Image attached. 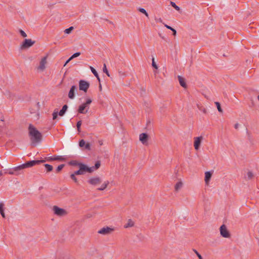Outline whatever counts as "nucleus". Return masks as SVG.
Here are the masks:
<instances>
[{
    "mask_svg": "<svg viewBox=\"0 0 259 259\" xmlns=\"http://www.w3.org/2000/svg\"><path fill=\"white\" fill-rule=\"evenodd\" d=\"M90 169L89 168V167L84 164H80L79 167V169L74 171V174L75 175H81L85 174V172H88Z\"/></svg>",
    "mask_w": 259,
    "mask_h": 259,
    "instance_id": "7ed1b4c3",
    "label": "nucleus"
},
{
    "mask_svg": "<svg viewBox=\"0 0 259 259\" xmlns=\"http://www.w3.org/2000/svg\"><path fill=\"white\" fill-rule=\"evenodd\" d=\"M45 162H46L45 160H31L22 164V166L24 168L31 167L35 165L39 164Z\"/></svg>",
    "mask_w": 259,
    "mask_h": 259,
    "instance_id": "f03ea898",
    "label": "nucleus"
},
{
    "mask_svg": "<svg viewBox=\"0 0 259 259\" xmlns=\"http://www.w3.org/2000/svg\"><path fill=\"white\" fill-rule=\"evenodd\" d=\"M113 231V229L106 227L101 229L98 233L102 235H108L110 234Z\"/></svg>",
    "mask_w": 259,
    "mask_h": 259,
    "instance_id": "9d476101",
    "label": "nucleus"
},
{
    "mask_svg": "<svg viewBox=\"0 0 259 259\" xmlns=\"http://www.w3.org/2000/svg\"><path fill=\"white\" fill-rule=\"evenodd\" d=\"M195 252H196L197 256L198 257L199 259H202V256L196 251L195 250Z\"/></svg>",
    "mask_w": 259,
    "mask_h": 259,
    "instance_id": "de8ad7c7",
    "label": "nucleus"
},
{
    "mask_svg": "<svg viewBox=\"0 0 259 259\" xmlns=\"http://www.w3.org/2000/svg\"><path fill=\"white\" fill-rule=\"evenodd\" d=\"M103 71L104 73H105L108 76H109L110 75H109V72L107 69V67H106V65L105 64H104V65H103Z\"/></svg>",
    "mask_w": 259,
    "mask_h": 259,
    "instance_id": "c9c22d12",
    "label": "nucleus"
},
{
    "mask_svg": "<svg viewBox=\"0 0 259 259\" xmlns=\"http://www.w3.org/2000/svg\"><path fill=\"white\" fill-rule=\"evenodd\" d=\"M197 106L199 110L202 111L205 114L207 113L206 109L203 106L199 105V104H197Z\"/></svg>",
    "mask_w": 259,
    "mask_h": 259,
    "instance_id": "7c9ffc66",
    "label": "nucleus"
},
{
    "mask_svg": "<svg viewBox=\"0 0 259 259\" xmlns=\"http://www.w3.org/2000/svg\"><path fill=\"white\" fill-rule=\"evenodd\" d=\"M58 114L59 113L58 112L57 109H55L53 113V119H56L57 118Z\"/></svg>",
    "mask_w": 259,
    "mask_h": 259,
    "instance_id": "2f4dec72",
    "label": "nucleus"
},
{
    "mask_svg": "<svg viewBox=\"0 0 259 259\" xmlns=\"http://www.w3.org/2000/svg\"><path fill=\"white\" fill-rule=\"evenodd\" d=\"M138 11L139 12H140L141 13L144 14L145 15V16L148 18L149 17V15L148 14V13L146 12V11L144 9V8H139L138 9Z\"/></svg>",
    "mask_w": 259,
    "mask_h": 259,
    "instance_id": "c85d7f7f",
    "label": "nucleus"
},
{
    "mask_svg": "<svg viewBox=\"0 0 259 259\" xmlns=\"http://www.w3.org/2000/svg\"><path fill=\"white\" fill-rule=\"evenodd\" d=\"M69 164L70 165L78 166V167H79L80 164H84L82 163L79 162L76 160H72L69 162Z\"/></svg>",
    "mask_w": 259,
    "mask_h": 259,
    "instance_id": "4be33fe9",
    "label": "nucleus"
},
{
    "mask_svg": "<svg viewBox=\"0 0 259 259\" xmlns=\"http://www.w3.org/2000/svg\"><path fill=\"white\" fill-rule=\"evenodd\" d=\"M159 21L161 22H162L161 19H160V18L159 19Z\"/></svg>",
    "mask_w": 259,
    "mask_h": 259,
    "instance_id": "5fc2aeb1",
    "label": "nucleus"
},
{
    "mask_svg": "<svg viewBox=\"0 0 259 259\" xmlns=\"http://www.w3.org/2000/svg\"><path fill=\"white\" fill-rule=\"evenodd\" d=\"M65 165L64 164H61V165H59L56 168V172H60L62 169L64 167Z\"/></svg>",
    "mask_w": 259,
    "mask_h": 259,
    "instance_id": "e433bc0d",
    "label": "nucleus"
},
{
    "mask_svg": "<svg viewBox=\"0 0 259 259\" xmlns=\"http://www.w3.org/2000/svg\"><path fill=\"white\" fill-rule=\"evenodd\" d=\"M194 146L195 149L197 150L199 149L200 146L201 145V141L203 139V137L202 136L196 137L194 138Z\"/></svg>",
    "mask_w": 259,
    "mask_h": 259,
    "instance_id": "f8f14e48",
    "label": "nucleus"
},
{
    "mask_svg": "<svg viewBox=\"0 0 259 259\" xmlns=\"http://www.w3.org/2000/svg\"><path fill=\"white\" fill-rule=\"evenodd\" d=\"M80 52H76V53H74V54H73L70 57V59H73L74 58L78 57L79 56H80Z\"/></svg>",
    "mask_w": 259,
    "mask_h": 259,
    "instance_id": "79ce46f5",
    "label": "nucleus"
},
{
    "mask_svg": "<svg viewBox=\"0 0 259 259\" xmlns=\"http://www.w3.org/2000/svg\"><path fill=\"white\" fill-rule=\"evenodd\" d=\"M257 99L259 100V95L257 96Z\"/></svg>",
    "mask_w": 259,
    "mask_h": 259,
    "instance_id": "4d7b16f0",
    "label": "nucleus"
},
{
    "mask_svg": "<svg viewBox=\"0 0 259 259\" xmlns=\"http://www.w3.org/2000/svg\"><path fill=\"white\" fill-rule=\"evenodd\" d=\"M74 29L73 27L72 26H71L69 28H67L65 30H64V32L66 34H69L71 31L72 30Z\"/></svg>",
    "mask_w": 259,
    "mask_h": 259,
    "instance_id": "58836bf2",
    "label": "nucleus"
},
{
    "mask_svg": "<svg viewBox=\"0 0 259 259\" xmlns=\"http://www.w3.org/2000/svg\"><path fill=\"white\" fill-rule=\"evenodd\" d=\"M164 26L166 28H167V29H169V30H171L172 31V32H173V35H174L175 36L176 35L177 31H176V30L174 28H172L170 26L167 25V24H164Z\"/></svg>",
    "mask_w": 259,
    "mask_h": 259,
    "instance_id": "cd10ccee",
    "label": "nucleus"
},
{
    "mask_svg": "<svg viewBox=\"0 0 259 259\" xmlns=\"http://www.w3.org/2000/svg\"><path fill=\"white\" fill-rule=\"evenodd\" d=\"M19 33H20L21 36H23V37H27L26 33L23 30H22V29H20L19 30Z\"/></svg>",
    "mask_w": 259,
    "mask_h": 259,
    "instance_id": "a18cd8bd",
    "label": "nucleus"
},
{
    "mask_svg": "<svg viewBox=\"0 0 259 259\" xmlns=\"http://www.w3.org/2000/svg\"><path fill=\"white\" fill-rule=\"evenodd\" d=\"M96 77L97 78L98 80L99 81H100V77H99V75H98V77Z\"/></svg>",
    "mask_w": 259,
    "mask_h": 259,
    "instance_id": "3c124183",
    "label": "nucleus"
},
{
    "mask_svg": "<svg viewBox=\"0 0 259 259\" xmlns=\"http://www.w3.org/2000/svg\"><path fill=\"white\" fill-rule=\"evenodd\" d=\"M140 141L144 145H148V135L146 133H142L139 136Z\"/></svg>",
    "mask_w": 259,
    "mask_h": 259,
    "instance_id": "9b49d317",
    "label": "nucleus"
},
{
    "mask_svg": "<svg viewBox=\"0 0 259 259\" xmlns=\"http://www.w3.org/2000/svg\"><path fill=\"white\" fill-rule=\"evenodd\" d=\"M221 235L224 238H229L230 237V234L226 226L225 225H222L220 229Z\"/></svg>",
    "mask_w": 259,
    "mask_h": 259,
    "instance_id": "0eeeda50",
    "label": "nucleus"
},
{
    "mask_svg": "<svg viewBox=\"0 0 259 259\" xmlns=\"http://www.w3.org/2000/svg\"><path fill=\"white\" fill-rule=\"evenodd\" d=\"M4 171H5V172H4L5 174H9L10 175H15V170H14V168L12 169H5Z\"/></svg>",
    "mask_w": 259,
    "mask_h": 259,
    "instance_id": "a878e982",
    "label": "nucleus"
},
{
    "mask_svg": "<svg viewBox=\"0 0 259 259\" xmlns=\"http://www.w3.org/2000/svg\"><path fill=\"white\" fill-rule=\"evenodd\" d=\"M215 104L217 105V109H218V111L222 113L223 112V110H222V108L221 107V105H220V103L218 102H215Z\"/></svg>",
    "mask_w": 259,
    "mask_h": 259,
    "instance_id": "f704fd0d",
    "label": "nucleus"
},
{
    "mask_svg": "<svg viewBox=\"0 0 259 259\" xmlns=\"http://www.w3.org/2000/svg\"><path fill=\"white\" fill-rule=\"evenodd\" d=\"M154 74L156 75V73H157V72L156 71H154Z\"/></svg>",
    "mask_w": 259,
    "mask_h": 259,
    "instance_id": "6e6d98bb",
    "label": "nucleus"
},
{
    "mask_svg": "<svg viewBox=\"0 0 259 259\" xmlns=\"http://www.w3.org/2000/svg\"><path fill=\"white\" fill-rule=\"evenodd\" d=\"M72 59H70V57L66 61L64 65V66H65L67 64H68Z\"/></svg>",
    "mask_w": 259,
    "mask_h": 259,
    "instance_id": "09e8293b",
    "label": "nucleus"
},
{
    "mask_svg": "<svg viewBox=\"0 0 259 259\" xmlns=\"http://www.w3.org/2000/svg\"><path fill=\"white\" fill-rule=\"evenodd\" d=\"M77 90V87L76 85H72L71 88H70V90L68 93V97L71 99H73L75 97V91Z\"/></svg>",
    "mask_w": 259,
    "mask_h": 259,
    "instance_id": "ddd939ff",
    "label": "nucleus"
},
{
    "mask_svg": "<svg viewBox=\"0 0 259 259\" xmlns=\"http://www.w3.org/2000/svg\"><path fill=\"white\" fill-rule=\"evenodd\" d=\"M90 83L84 80H80L79 81V89L86 93L90 87Z\"/></svg>",
    "mask_w": 259,
    "mask_h": 259,
    "instance_id": "39448f33",
    "label": "nucleus"
},
{
    "mask_svg": "<svg viewBox=\"0 0 259 259\" xmlns=\"http://www.w3.org/2000/svg\"><path fill=\"white\" fill-rule=\"evenodd\" d=\"M152 66L153 67H154L156 69H158V66L156 65V63L155 62V60H154V58H153V57L152 58Z\"/></svg>",
    "mask_w": 259,
    "mask_h": 259,
    "instance_id": "37998d69",
    "label": "nucleus"
},
{
    "mask_svg": "<svg viewBox=\"0 0 259 259\" xmlns=\"http://www.w3.org/2000/svg\"><path fill=\"white\" fill-rule=\"evenodd\" d=\"M211 176H212V173L211 172H210V171L205 172V182L207 184L209 183V182L211 179Z\"/></svg>",
    "mask_w": 259,
    "mask_h": 259,
    "instance_id": "6ab92c4d",
    "label": "nucleus"
},
{
    "mask_svg": "<svg viewBox=\"0 0 259 259\" xmlns=\"http://www.w3.org/2000/svg\"><path fill=\"white\" fill-rule=\"evenodd\" d=\"M102 180L99 177H93L88 180V183L92 185L96 186L101 183Z\"/></svg>",
    "mask_w": 259,
    "mask_h": 259,
    "instance_id": "6e6552de",
    "label": "nucleus"
},
{
    "mask_svg": "<svg viewBox=\"0 0 259 259\" xmlns=\"http://www.w3.org/2000/svg\"><path fill=\"white\" fill-rule=\"evenodd\" d=\"M47 56L43 57L39 63V65L37 67V70L44 71L46 68V64H47Z\"/></svg>",
    "mask_w": 259,
    "mask_h": 259,
    "instance_id": "1a4fd4ad",
    "label": "nucleus"
},
{
    "mask_svg": "<svg viewBox=\"0 0 259 259\" xmlns=\"http://www.w3.org/2000/svg\"><path fill=\"white\" fill-rule=\"evenodd\" d=\"M81 124H82L81 120H79L77 122L76 126H77V131H78V132H80V126L81 125Z\"/></svg>",
    "mask_w": 259,
    "mask_h": 259,
    "instance_id": "4c0bfd02",
    "label": "nucleus"
},
{
    "mask_svg": "<svg viewBox=\"0 0 259 259\" xmlns=\"http://www.w3.org/2000/svg\"><path fill=\"white\" fill-rule=\"evenodd\" d=\"M90 68L91 70L92 71V73L94 74V75L96 77H98V74L97 72L96 71V70L92 66H90Z\"/></svg>",
    "mask_w": 259,
    "mask_h": 259,
    "instance_id": "ea45409f",
    "label": "nucleus"
},
{
    "mask_svg": "<svg viewBox=\"0 0 259 259\" xmlns=\"http://www.w3.org/2000/svg\"><path fill=\"white\" fill-rule=\"evenodd\" d=\"M44 166L46 167L47 171L48 172H50L53 170V166L51 165H50L49 164H45Z\"/></svg>",
    "mask_w": 259,
    "mask_h": 259,
    "instance_id": "bb28decb",
    "label": "nucleus"
},
{
    "mask_svg": "<svg viewBox=\"0 0 259 259\" xmlns=\"http://www.w3.org/2000/svg\"><path fill=\"white\" fill-rule=\"evenodd\" d=\"M92 100L91 99H88L84 104L88 107V109L89 108V105L92 103Z\"/></svg>",
    "mask_w": 259,
    "mask_h": 259,
    "instance_id": "a19ab883",
    "label": "nucleus"
},
{
    "mask_svg": "<svg viewBox=\"0 0 259 259\" xmlns=\"http://www.w3.org/2000/svg\"><path fill=\"white\" fill-rule=\"evenodd\" d=\"M88 111V107L84 103L79 106L78 109V112L79 113L84 114L87 113Z\"/></svg>",
    "mask_w": 259,
    "mask_h": 259,
    "instance_id": "4468645a",
    "label": "nucleus"
},
{
    "mask_svg": "<svg viewBox=\"0 0 259 259\" xmlns=\"http://www.w3.org/2000/svg\"><path fill=\"white\" fill-rule=\"evenodd\" d=\"M170 5L171 6L174 8L176 10L179 11L180 10V8L179 6H178L174 2H170Z\"/></svg>",
    "mask_w": 259,
    "mask_h": 259,
    "instance_id": "72a5a7b5",
    "label": "nucleus"
},
{
    "mask_svg": "<svg viewBox=\"0 0 259 259\" xmlns=\"http://www.w3.org/2000/svg\"><path fill=\"white\" fill-rule=\"evenodd\" d=\"M178 80H179V83L180 84V85L184 88H187V84H186V83L185 82V78H183V77H182L181 76H180L179 75L178 76Z\"/></svg>",
    "mask_w": 259,
    "mask_h": 259,
    "instance_id": "a211bd4d",
    "label": "nucleus"
},
{
    "mask_svg": "<svg viewBox=\"0 0 259 259\" xmlns=\"http://www.w3.org/2000/svg\"><path fill=\"white\" fill-rule=\"evenodd\" d=\"M28 134L32 144H36L42 140V135L33 125L28 126Z\"/></svg>",
    "mask_w": 259,
    "mask_h": 259,
    "instance_id": "f257e3e1",
    "label": "nucleus"
},
{
    "mask_svg": "<svg viewBox=\"0 0 259 259\" xmlns=\"http://www.w3.org/2000/svg\"><path fill=\"white\" fill-rule=\"evenodd\" d=\"M246 176H247L246 178L247 179V180H251L254 177V175H253V173L251 171H248L247 172V175Z\"/></svg>",
    "mask_w": 259,
    "mask_h": 259,
    "instance_id": "c756f323",
    "label": "nucleus"
},
{
    "mask_svg": "<svg viewBox=\"0 0 259 259\" xmlns=\"http://www.w3.org/2000/svg\"><path fill=\"white\" fill-rule=\"evenodd\" d=\"M54 213L59 217L65 216L67 214V211L63 208L59 207L57 206H54L53 208Z\"/></svg>",
    "mask_w": 259,
    "mask_h": 259,
    "instance_id": "423d86ee",
    "label": "nucleus"
},
{
    "mask_svg": "<svg viewBox=\"0 0 259 259\" xmlns=\"http://www.w3.org/2000/svg\"><path fill=\"white\" fill-rule=\"evenodd\" d=\"M100 165H101L100 161H97L95 164V166L90 167H89V168L90 169V170H89V172L91 173V172H93L94 170L98 169L100 167Z\"/></svg>",
    "mask_w": 259,
    "mask_h": 259,
    "instance_id": "f3484780",
    "label": "nucleus"
},
{
    "mask_svg": "<svg viewBox=\"0 0 259 259\" xmlns=\"http://www.w3.org/2000/svg\"><path fill=\"white\" fill-rule=\"evenodd\" d=\"M183 186V183L181 181L178 182L175 186V189L176 191H179Z\"/></svg>",
    "mask_w": 259,
    "mask_h": 259,
    "instance_id": "b1692460",
    "label": "nucleus"
},
{
    "mask_svg": "<svg viewBox=\"0 0 259 259\" xmlns=\"http://www.w3.org/2000/svg\"><path fill=\"white\" fill-rule=\"evenodd\" d=\"M3 175V172L2 171H0V177Z\"/></svg>",
    "mask_w": 259,
    "mask_h": 259,
    "instance_id": "864d4df0",
    "label": "nucleus"
},
{
    "mask_svg": "<svg viewBox=\"0 0 259 259\" xmlns=\"http://www.w3.org/2000/svg\"><path fill=\"white\" fill-rule=\"evenodd\" d=\"M15 175L17 176L22 173V170L24 168V167L22 166V164L18 166L14 167Z\"/></svg>",
    "mask_w": 259,
    "mask_h": 259,
    "instance_id": "dca6fc26",
    "label": "nucleus"
},
{
    "mask_svg": "<svg viewBox=\"0 0 259 259\" xmlns=\"http://www.w3.org/2000/svg\"><path fill=\"white\" fill-rule=\"evenodd\" d=\"M238 126H239V124L238 123H236L235 125H234V127L236 129H237L238 128Z\"/></svg>",
    "mask_w": 259,
    "mask_h": 259,
    "instance_id": "8fccbe9b",
    "label": "nucleus"
},
{
    "mask_svg": "<svg viewBox=\"0 0 259 259\" xmlns=\"http://www.w3.org/2000/svg\"><path fill=\"white\" fill-rule=\"evenodd\" d=\"M134 226V222L131 219L128 220L127 224L124 226V228H127L128 227H132Z\"/></svg>",
    "mask_w": 259,
    "mask_h": 259,
    "instance_id": "393cba45",
    "label": "nucleus"
},
{
    "mask_svg": "<svg viewBox=\"0 0 259 259\" xmlns=\"http://www.w3.org/2000/svg\"><path fill=\"white\" fill-rule=\"evenodd\" d=\"M109 184V182L108 181H105L102 185L101 187L100 188H98L97 189L99 191H103L108 186V185Z\"/></svg>",
    "mask_w": 259,
    "mask_h": 259,
    "instance_id": "aec40b11",
    "label": "nucleus"
},
{
    "mask_svg": "<svg viewBox=\"0 0 259 259\" xmlns=\"http://www.w3.org/2000/svg\"><path fill=\"white\" fill-rule=\"evenodd\" d=\"M68 108V106L67 105H64L62 109L59 112V115L61 116H62L64 115L65 112H66Z\"/></svg>",
    "mask_w": 259,
    "mask_h": 259,
    "instance_id": "412c9836",
    "label": "nucleus"
},
{
    "mask_svg": "<svg viewBox=\"0 0 259 259\" xmlns=\"http://www.w3.org/2000/svg\"><path fill=\"white\" fill-rule=\"evenodd\" d=\"M35 42V41L34 40H32L31 39H25L21 45L20 48L22 50L28 49L32 46Z\"/></svg>",
    "mask_w": 259,
    "mask_h": 259,
    "instance_id": "20e7f679",
    "label": "nucleus"
},
{
    "mask_svg": "<svg viewBox=\"0 0 259 259\" xmlns=\"http://www.w3.org/2000/svg\"><path fill=\"white\" fill-rule=\"evenodd\" d=\"M65 159L64 157L62 156H56L55 157H49L48 158H46L45 159L46 161H53V160H58V161H63Z\"/></svg>",
    "mask_w": 259,
    "mask_h": 259,
    "instance_id": "2eb2a0df",
    "label": "nucleus"
},
{
    "mask_svg": "<svg viewBox=\"0 0 259 259\" xmlns=\"http://www.w3.org/2000/svg\"><path fill=\"white\" fill-rule=\"evenodd\" d=\"M84 148L85 149H87L88 150H91V145L89 143H87L85 144L84 145Z\"/></svg>",
    "mask_w": 259,
    "mask_h": 259,
    "instance_id": "49530a36",
    "label": "nucleus"
},
{
    "mask_svg": "<svg viewBox=\"0 0 259 259\" xmlns=\"http://www.w3.org/2000/svg\"><path fill=\"white\" fill-rule=\"evenodd\" d=\"M99 89H100V91L102 90V86H101V84L99 85Z\"/></svg>",
    "mask_w": 259,
    "mask_h": 259,
    "instance_id": "603ef678",
    "label": "nucleus"
},
{
    "mask_svg": "<svg viewBox=\"0 0 259 259\" xmlns=\"http://www.w3.org/2000/svg\"><path fill=\"white\" fill-rule=\"evenodd\" d=\"M4 203L3 202H0V213L3 218H5L6 216L4 212Z\"/></svg>",
    "mask_w": 259,
    "mask_h": 259,
    "instance_id": "5701e85b",
    "label": "nucleus"
},
{
    "mask_svg": "<svg viewBox=\"0 0 259 259\" xmlns=\"http://www.w3.org/2000/svg\"><path fill=\"white\" fill-rule=\"evenodd\" d=\"M70 178L71 179L73 180V181L76 183V184H78V181L77 180V179L76 178V177H75V175H74V174H72L71 175H70Z\"/></svg>",
    "mask_w": 259,
    "mask_h": 259,
    "instance_id": "473e14b6",
    "label": "nucleus"
},
{
    "mask_svg": "<svg viewBox=\"0 0 259 259\" xmlns=\"http://www.w3.org/2000/svg\"><path fill=\"white\" fill-rule=\"evenodd\" d=\"M85 144V142L84 140L83 139L81 140L79 142V146L80 147H83V146H84Z\"/></svg>",
    "mask_w": 259,
    "mask_h": 259,
    "instance_id": "c03bdc74",
    "label": "nucleus"
}]
</instances>
